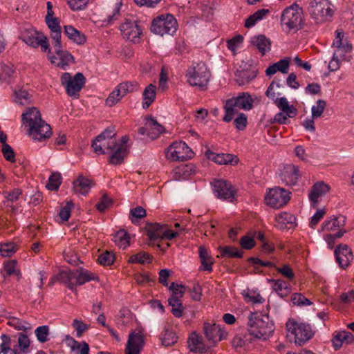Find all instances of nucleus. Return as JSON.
Instances as JSON below:
<instances>
[{
  "label": "nucleus",
  "instance_id": "bb28decb",
  "mask_svg": "<svg viewBox=\"0 0 354 354\" xmlns=\"http://www.w3.org/2000/svg\"><path fill=\"white\" fill-rule=\"evenodd\" d=\"M251 43L254 47L259 50L262 55H264L270 50L271 42L269 39L263 35L253 37Z\"/></svg>",
  "mask_w": 354,
  "mask_h": 354
},
{
  "label": "nucleus",
  "instance_id": "412c9836",
  "mask_svg": "<svg viewBox=\"0 0 354 354\" xmlns=\"http://www.w3.org/2000/svg\"><path fill=\"white\" fill-rule=\"evenodd\" d=\"M146 120V128H147V136L153 140L160 136L165 131V128L151 116H147Z\"/></svg>",
  "mask_w": 354,
  "mask_h": 354
},
{
  "label": "nucleus",
  "instance_id": "a878e982",
  "mask_svg": "<svg viewBox=\"0 0 354 354\" xmlns=\"http://www.w3.org/2000/svg\"><path fill=\"white\" fill-rule=\"evenodd\" d=\"M189 348L191 351L195 353L205 352L209 346H206L203 341V337L196 333L191 334L187 341Z\"/></svg>",
  "mask_w": 354,
  "mask_h": 354
},
{
  "label": "nucleus",
  "instance_id": "e2e57ef3",
  "mask_svg": "<svg viewBox=\"0 0 354 354\" xmlns=\"http://www.w3.org/2000/svg\"><path fill=\"white\" fill-rule=\"evenodd\" d=\"M1 152L5 159L10 162H15V153L8 144L3 145Z\"/></svg>",
  "mask_w": 354,
  "mask_h": 354
},
{
  "label": "nucleus",
  "instance_id": "5fc2aeb1",
  "mask_svg": "<svg viewBox=\"0 0 354 354\" xmlns=\"http://www.w3.org/2000/svg\"><path fill=\"white\" fill-rule=\"evenodd\" d=\"M326 106V102L325 100H318L316 102V105H314L312 107L313 118H317L321 117L325 110Z\"/></svg>",
  "mask_w": 354,
  "mask_h": 354
},
{
  "label": "nucleus",
  "instance_id": "864d4df0",
  "mask_svg": "<svg viewBox=\"0 0 354 354\" xmlns=\"http://www.w3.org/2000/svg\"><path fill=\"white\" fill-rule=\"evenodd\" d=\"M15 95H16L15 101L17 103H19L22 105L29 104L31 102L32 96L26 90L20 89L19 91H15Z\"/></svg>",
  "mask_w": 354,
  "mask_h": 354
},
{
  "label": "nucleus",
  "instance_id": "680f3d73",
  "mask_svg": "<svg viewBox=\"0 0 354 354\" xmlns=\"http://www.w3.org/2000/svg\"><path fill=\"white\" fill-rule=\"evenodd\" d=\"M113 201L108 197L106 194H104L100 201L95 205L97 209L100 212H104L112 205Z\"/></svg>",
  "mask_w": 354,
  "mask_h": 354
},
{
  "label": "nucleus",
  "instance_id": "e433bc0d",
  "mask_svg": "<svg viewBox=\"0 0 354 354\" xmlns=\"http://www.w3.org/2000/svg\"><path fill=\"white\" fill-rule=\"evenodd\" d=\"M275 104L277 107L281 111L286 113L289 118H293L297 115V109L292 105H289V103L286 97H282L277 98L275 100Z\"/></svg>",
  "mask_w": 354,
  "mask_h": 354
},
{
  "label": "nucleus",
  "instance_id": "4c0bfd02",
  "mask_svg": "<svg viewBox=\"0 0 354 354\" xmlns=\"http://www.w3.org/2000/svg\"><path fill=\"white\" fill-rule=\"evenodd\" d=\"M114 150L115 151L110 157L109 162L113 165H119L122 162L127 154V147L124 145H118Z\"/></svg>",
  "mask_w": 354,
  "mask_h": 354
},
{
  "label": "nucleus",
  "instance_id": "a19ab883",
  "mask_svg": "<svg viewBox=\"0 0 354 354\" xmlns=\"http://www.w3.org/2000/svg\"><path fill=\"white\" fill-rule=\"evenodd\" d=\"M269 283L272 284V288L281 297L286 296L290 292L288 284L281 279H270Z\"/></svg>",
  "mask_w": 354,
  "mask_h": 354
},
{
  "label": "nucleus",
  "instance_id": "6e6d98bb",
  "mask_svg": "<svg viewBox=\"0 0 354 354\" xmlns=\"http://www.w3.org/2000/svg\"><path fill=\"white\" fill-rule=\"evenodd\" d=\"M122 98V95L115 88L106 99L105 104L109 107H112L120 102Z\"/></svg>",
  "mask_w": 354,
  "mask_h": 354
},
{
  "label": "nucleus",
  "instance_id": "09e8293b",
  "mask_svg": "<svg viewBox=\"0 0 354 354\" xmlns=\"http://www.w3.org/2000/svg\"><path fill=\"white\" fill-rule=\"evenodd\" d=\"M17 250V245L12 242L0 244V255L4 257H11Z\"/></svg>",
  "mask_w": 354,
  "mask_h": 354
},
{
  "label": "nucleus",
  "instance_id": "6ab92c4d",
  "mask_svg": "<svg viewBox=\"0 0 354 354\" xmlns=\"http://www.w3.org/2000/svg\"><path fill=\"white\" fill-rule=\"evenodd\" d=\"M205 156L209 160H211L218 165H233L234 163L236 164L238 162L236 156L230 153L216 154L213 151L207 150L205 152Z\"/></svg>",
  "mask_w": 354,
  "mask_h": 354
},
{
  "label": "nucleus",
  "instance_id": "13d9d810",
  "mask_svg": "<svg viewBox=\"0 0 354 354\" xmlns=\"http://www.w3.org/2000/svg\"><path fill=\"white\" fill-rule=\"evenodd\" d=\"M280 86L281 85L279 82L276 80H273L266 92V96L269 98L274 99L277 95H280L281 93L279 91Z\"/></svg>",
  "mask_w": 354,
  "mask_h": 354
},
{
  "label": "nucleus",
  "instance_id": "f03ea898",
  "mask_svg": "<svg viewBox=\"0 0 354 354\" xmlns=\"http://www.w3.org/2000/svg\"><path fill=\"white\" fill-rule=\"evenodd\" d=\"M274 330L273 322L268 314L252 313L248 317V331L257 339L263 340L269 338Z\"/></svg>",
  "mask_w": 354,
  "mask_h": 354
},
{
  "label": "nucleus",
  "instance_id": "dca6fc26",
  "mask_svg": "<svg viewBox=\"0 0 354 354\" xmlns=\"http://www.w3.org/2000/svg\"><path fill=\"white\" fill-rule=\"evenodd\" d=\"M299 170L294 165H286L281 170L279 176L285 185L292 186L297 184L299 177Z\"/></svg>",
  "mask_w": 354,
  "mask_h": 354
},
{
  "label": "nucleus",
  "instance_id": "8fccbe9b",
  "mask_svg": "<svg viewBox=\"0 0 354 354\" xmlns=\"http://www.w3.org/2000/svg\"><path fill=\"white\" fill-rule=\"evenodd\" d=\"M161 340L163 345L172 346L177 342V336L173 331L165 329L161 335Z\"/></svg>",
  "mask_w": 354,
  "mask_h": 354
},
{
  "label": "nucleus",
  "instance_id": "f3484780",
  "mask_svg": "<svg viewBox=\"0 0 354 354\" xmlns=\"http://www.w3.org/2000/svg\"><path fill=\"white\" fill-rule=\"evenodd\" d=\"M144 346V338L142 334L132 333L129 335L125 354H140Z\"/></svg>",
  "mask_w": 354,
  "mask_h": 354
},
{
  "label": "nucleus",
  "instance_id": "c756f323",
  "mask_svg": "<svg viewBox=\"0 0 354 354\" xmlns=\"http://www.w3.org/2000/svg\"><path fill=\"white\" fill-rule=\"evenodd\" d=\"M64 33L73 42L80 45L86 42V37L72 26H64Z\"/></svg>",
  "mask_w": 354,
  "mask_h": 354
},
{
  "label": "nucleus",
  "instance_id": "6e6552de",
  "mask_svg": "<svg viewBox=\"0 0 354 354\" xmlns=\"http://www.w3.org/2000/svg\"><path fill=\"white\" fill-rule=\"evenodd\" d=\"M288 335L294 336L295 342L302 345L309 340L313 336V332L309 325L297 323L293 320H289L286 324Z\"/></svg>",
  "mask_w": 354,
  "mask_h": 354
},
{
  "label": "nucleus",
  "instance_id": "f257e3e1",
  "mask_svg": "<svg viewBox=\"0 0 354 354\" xmlns=\"http://www.w3.org/2000/svg\"><path fill=\"white\" fill-rule=\"evenodd\" d=\"M22 120L28 124L29 134L34 140L41 141L52 134L50 126L41 119L39 111L35 107L29 108L24 113Z\"/></svg>",
  "mask_w": 354,
  "mask_h": 354
},
{
  "label": "nucleus",
  "instance_id": "cd10ccee",
  "mask_svg": "<svg viewBox=\"0 0 354 354\" xmlns=\"http://www.w3.org/2000/svg\"><path fill=\"white\" fill-rule=\"evenodd\" d=\"M166 228L167 225H162L157 223L149 224L147 228V235L151 241L161 239L164 230Z\"/></svg>",
  "mask_w": 354,
  "mask_h": 354
},
{
  "label": "nucleus",
  "instance_id": "ddd939ff",
  "mask_svg": "<svg viewBox=\"0 0 354 354\" xmlns=\"http://www.w3.org/2000/svg\"><path fill=\"white\" fill-rule=\"evenodd\" d=\"M212 185L214 194L218 198L228 200L231 202L235 198L236 191L229 182L223 180H214Z\"/></svg>",
  "mask_w": 354,
  "mask_h": 354
},
{
  "label": "nucleus",
  "instance_id": "a211bd4d",
  "mask_svg": "<svg viewBox=\"0 0 354 354\" xmlns=\"http://www.w3.org/2000/svg\"><path fill=\"white\" fill-rule=\"evenodd\" d=\"M336 260L341 268L347 267L353 260L351 250L346 244H339L335 250Z\"/></svg>",
  "mask_w": 354,
  "mask_h": 354
},
{
  "label": "nucleus",
  "instance_id": "2eb2a0df",
  "mask_svg": "<svg viewBox=\"0 0 354 354\" xmlns=\"http://www.w3.org/2000/svg\"><path fill=\"white\" fill-rule=\"evenodd\" d=\"M55 55L48 56L51 64L63 70L71 64L75 63L74 57L67 50H64L62 47L54 48Z\"/></svg>",
  "mask_w": 354,
  "mask_h": 354
},
{
  "label": "nucleus",
  "instance_id": "9b49d317",
  "mask_svg": "<svg viewBox=\"0 0 354 354\" xmlns=\"http://www.w3.org/2000/svg\"><path fill=\"white\" fill-rule=\"evenodd\" d=\"M193 151L184 142H175L166 152V157L171 161H180L191 158Z\"/></svg>",
  "mask_w": 354,
  "mask_h": 354
},
{
  "label": "nucleus",
  "instance_id": "3c124183",
  "mask_svg": "<svg viewBox=\"0 0 354 354\" xmlns=\"http://www.w3.org/2000/svg\"><path fill=\"white\" fill-rule=\"evenodd\" d=\"M169 290L172 292L171 297L169 299H181L185 292V287L172 282L169 286Z\"/></svg>",
  "mask_w": 354,
  "mask_h": 354
},
{
  "label": "nucleus",
  "instance_id": "bf43d9fd",
  "mask_svg": "<svg viewBox=\"0 0 354 354\" xmlns=\"http://www.w3.org/2000/svg\"><path fill=\"white\" fill-rule=\"evenodd\" d=\"M8 324L19 330L26 331V330L30 328V327L26 326V324H28L26 322L20 320L19 319H17L14 317L9 318Z\"/></svg>",
  "mask_w": 354,
  "mask_h": 354
},
{
  "label": "nucleus",
  "instance_id": "603ef678",
  "mask_svg": "<svg viewBox=\"0 0 354 354\" xmlns=\"http://www.w3.org/2000/svg\"><path fill=\"white\" fill-rule=\"evenodd\" d=\"M61 175L59 173H53L48 179L46 187L48 190H57L61 185Z\"/></svg>",
  "mask_w": 354,
  "mask_h": 354
},
{
  "label": "nucleus",
  "instance_id": "ea45409f",
  "mask_svg": "<svg viewBox=\"0 0 354 354\" xmlns=\"http://www.w3.org/2000/svg\"><path fill=\"white\" fill-rule=\"evenodd\" d=\"M41 36L36 31L27 32L22 34L21 39L28 45L35 48L39 46V39Z\"/></svg>",
  "mask_w": 354,
  "mask_h": 354
},
{
  "label": "nucleus",
  "instance_id": "f704fd0d",
  "mask_svg": "<svg viewBox=\"0 0 354 354\" xmlns=\"http://www.w3.org/2000/svg\"><path fill=\"white\" fill-rule=\"evenodd\" d=\"M236 82L239 85H245L250 83L252 80H254L257 74L254 71L250 70H241L238 71L236 74Z\"/></svg>",
  "mask_w": 354,
  "mask_h": 354
},
{
  "label": "nucleus",
  "instance_id": "49530a36",
  "mask_svg": "<svg viewBox=\"0 0 354 354\" xmlns=\"http://www.w3.org/2000/svg\"><path fill=\"white\" fill-rule=\"evenodd\" d=\"M138 84L136 82H124L119 84L115 88L120 93L122 97H123L128 93H132L134 91L135 88L137 87Z\"/></svg>",
  "mask_w": 354,
  "mask_h": 354
},
{
  "label": "nucleus",
  "instance_id": "4be33fe9",
  "mask_svg": "<svg viewBox=\"0 0 354 354\" xmlns=\"http://www.w3.org/2000/svg\"><path fill=\"white\" fill-rule=\"evenodd\" d=\"M334 348L338 350L344 344H351L354 342V336L348 331H340L335 333L332 338Z\"/></svg>",
  "mask_w": 354,
  "mask_h": 354
},
{
  "label": "nucleus",
  "instance_id": "7c9ffc66",
  "mask_svg": "<svg viewBox=\"0 0 354 354\" xmlns=\"http://www.w3.org/2000/svg\"><path fill=\"white\" fill-rule=\"evenodd\" d=\"M239 109L250 110L252 108L253 100L248 93H241L237 97H232Z\"/></svg>",
  "mask_w": 354,
  "mask_h": 354
},
{
  "label": "nucleus",
  "instance_id": "473e14b6",
  "mask_svg": "<svg viewBox=\"0 0 354 354\" xmlns=\"http://www.w3.org/2000/svg\"><path fill=\"white\" fill-rule=\"evenodd\" d=\"M345 224V218L343 216H339L326 221L322 226V231H334Z\"/></svg>",
  "mask_w": 354,
  "mask_h": 354
},
{
  "label": "nucleus",
  "instance_id": "774afa93",
  "mask_svg": "<svg viewBox=\"0 0 354 354\" xmlns=\"http://www.w3.org/2000/svg\"><path fill=\"white\" fill-rule=\"evenodd\" d=\"M73 207V203L71 201H68L66 205L61 209L59 215L63 222L67 221L69 219L71 211Z\"/></svg>",
  "mask_w": 354,
  "mask_h": 354
},
{
  "label": "nucleus",
  "instance_id": "4d7b16f0",
  "mask_svg": "<svg viewBox=\"0 0 354 354\" xmlns=\"http://www.w3.org/2000/svg\"><path fill=\"white\" fill-rule=\"evenodd\" d=\"M243 295L247 302H251L252 304H261L265 301V299L260 295V294L255 291L248 290Z\"/></svg>",
  "mask_w": 354,
  "mask_h": 354
},
{
  "label": "nucleus",
  "instance_id": "393cba45",
  "mask_svg": "<svg viewBox=\"0 0 354 354\" xmlns=\"http://www.w3.org/2000/svg\"><path fill=\"white\" fill-rule=\"evenodd\" d=\"M93 181L83 176H80L73 182V189L76 194L86 195L93 186Z\"/></svg>",
  "mask_w": 354,
  "mask_h": 354
},
{
  "label": "nucleus",
  "instance_id": "7ed1b4c3",
  "mask_svg": "<svg viewBox=\"0 0 354 354\" xmlns=\"http://www.w3.org/2000/svg\"><path fill=\"white\" fill-rule=\"evenodd\" d=\"M210 72L204 63H198L187 69L186 77L187 82L192 86L206 90L210 78Z\"/></svg>",
  "mask_w": 354,
  "mask_h": 354
},
{
  "label": "nucleus",
  "instance_id": "37998d69",
  "mask_svg": "<svg viewBox=\"0 0 354 354\" xmlns=\"http://www.w3.org/2000/svg\"><path fill=\"white\" fill-rule=\"evenodd\" d=\"M130 236L124 230H118L114 235V241L123 249H125L129 245Z\"/></svg>",
  "mask_w": 354,
  "mask_h": 354
},
{
  "label": "nucleus",
  "instance_id": "39448f33",
  "mask_svg": "<svg viewBox=\"0 0 354 354\" xmlns=\"http://www.w3.org/2000/svg\"><path fill=\"white\" fill-rule=\"evenodd\" d=\"M115 133L111 129H106L92 141L91 147L95 153L104 154L113 151L118 146Z\"/></svg>",
  "mask_w": 354,
  "mask_h": 354
},
{
  "label": "nucleus",
  "instance_id": "b1692460",
  "mask_svg": "<svg viewBox=\"0 0 354 354\" xmlns=\"http://www.w3.org/2000/svg\"><path fill=\"white\" fill-rule=\"evenodd\" d=\"M329 190L330 186L324 183L323 181H319L315 183L311 187L310 192L309 194V198L313 203V205L315 206L318 202L319 197L326 194L329 192Z\"/></svg>",
  "mask_w": 354,
  "mask_h": 354
},
{
  "label": "nucleus",
  "instance_id": "58836bf2",
  "mask_svg": "<svg viewBox=\"0 0 354 354\" xmlns=\"http://www.w3.org/2000/svg\"><path fill=\"white\" fill-rule=\"evenodd\" d=\"M57 278L58 281L67 284L70 289H73L75 286V270H62L57 274Z\"/></svg>",
  "mask_w": 354,
  "mask_h": 354
},
{
  "label": "nucleus",
  "instance_id": "2f4dec72",
  "mask_svg": "<svg viewBox=\"0 0 354 354\" xmlns=\"http://www.w3.org/2000/svg\"><path fill=\"white\" fill-rule=\"evenodd\" d=\"M95 279H97V277L95 274L88 270H75V286H81L87 281Z\"/></svg>",
  "mask_w": 354,
  "mask_h": 354
},
{
  "label": "nucleus",
  "instance_id": "69168bd1",
  "mask_svg": "<svg viewBox=\"0 0 354 354\" xmlns=\"http://www.w3.org/2000/svg\"><path fill=\"white\" fill-rule=\"evenodd\" d=\"M13 66L11 64H0V78L6 80L13 74Z\"/></svg>",
  "mask_w": 354,
  "mask_h": 354
},
{
  "label": "nucleus",
  "instance_id": "de8ad7c7",
  "mask_svg": "<svg viewBox=\"0 0 354 354\" xmlns=\"http://www.w3.org/2000/svg\"><path fill=\"white\" fill-rule=\"evenodd\" d=\"M169 305L171 306V313L176 317H180L183 315L184 308L180 299H169Z\"/></svg>",
  "mask_w": 354,
  "mask_h": 354
},
{
  "label": "nucleus",
  "instance_id": "c9c22d12",
  "mask_svg": "<svg viewBox=\"0 0 354 354\" xmlns=\"http://www.w3.org/2000/svg\"><path fill=\"white\" fill-rule=\"evenodd\" d=\"M142 95L144 98L142 107L144 109L148 108L156 99V86L153 84H149L145 88Z\"/></svg>",
  "mask_w": 354,
  "mask_h": 354
},
{
  "label": "nucleus",
  "instance_id": "338daca9",
  "mask_svg": "<svg viewBox=\"0 0 354 354\" xmlns=\"http://www.w3.org/2000/svg\"><path fill=\"white\" fill-rule=\"evenodd\" d=\"M48 331L47 326H39L35 330L36 336L40 342L44 343L48 341Z\"/></svg>",
  "mask_w": 354,
  "mask_h": 354
},
{
  "label": "nucleus",
  "instance_id": "79ce46f5",
  "mask_svg": "<svg viewBox=\"0 0 354 354\" xmlns=\"http://www.w3.org/2000/svg\"><path fill=\"white\" fill-rule=\"evenodd\" d=\"M199 256L201 259V262L202 266H203L204 270L212 271V266L214 263L213 259L210 255H209L206 249L201 246L199 248Z\"/></svg>",
  "mask_w": 354,
  "mask_h": 354
},
{
  "label": "nucleus",
  "instance_id": "aec40b11",
  "mask_svg": "<svg viewBox=\"0 0 354 354\" xmlns=\"http://www.w3.org/2000/svg\"><path fill=\"white\" fill-rule=\"evenodd\" d=\"M196 173V167L192 163L181 165L173 170V178L175 180H183Z\"/></svg>",
  "mask_w": 354,
  "mask_h": 354
},
{
  "label": "nucleus",
  "instance_id": "1a4fd4ad",
  "mask_svg": "<svg viewBox=\"0 0 354 354\" xmlns=\"http://www.w3.org/2000/svg\"><path fill=\"white\" fill-rule=\"evenodd\" d=\"M291 192L283 188L276 187L269 189L265 197L267 205L274 208H281L290 200Z\"/></svg>",
  "mask_w": 354,
  "mask_h": 354
},
{
  "label": "nucleus",
  "instance_id": "9d476101",
  "mask_svg": "<svg viewBox=\"0 0 354 354\" xmlns=\"http://www.w3.org/2000/svg\"><path fill=\"white\" fill-rule=\"evenodd\" d=\"M310 15L317 22L324 21L330 17L333 11L328 0H311L309 7Z\"/></svg>",
  "mask_w": 354,
  "mask_h": 354
},
{
  "label": "nucleus",
  "instance_id": "052dcab7",
  "mask_svg": "<svg viewBox=\"0 0 354 354\" xmlns=\"http://www.w3.org/2000/svg\"><path fill=\"white\" fill-rule=\"evenodd\" d=\"M3 194L8 202L14 203L17 201L22 195V190L21 189L16 188L10 192H3Z\"/></svg>",
  "mask_w": 354,
  "mask_h": 354
},
{
  "label": "nucleus",
  "instance_id": "c03bdc74",
  "mask_svg": "<svg viewBox=\"0 0 354 354\" xmlns=\"http://www.w3.org/2000/svg\"><path fill=\"white\" fill-rule=\"evenodd\" d=\"M268 12L269 10L268 9L258 10L245 20V27L250 28L253 26L257 23V21L262 19Z\"/></svg>",
  "mask_w": 354,
  "mask_h": 354
},
{
  "label": "nucleus",
  "instance_id": "423d86ee",
  "mask_svg": "<svg viewBox=\"0 0 354 354\" xmlns=\"http://www.w3.org/2000/svg\"><path fill=\"white\" fill-rule=\"evenodd\" d=\"M177 21L173 15H162L154 19L151 26V30L156 35H173L176 31Z\"/></svg>",
  "mask_w": 354,
  "mask_h": 354
},
{
  "label": "nucleus",
  "instance_id": "20e7f679",
  "mask_svg": "<svg viewBox=\"0 0 354 354\" xmlns=\"http://www.w3.org/2000/svg\"><path fill=\"white\" fill-rule=\"evenodd\" d=\"M281 22L288 30L301 29L303 24L302 9L296 3L286 8L281 14Z\"/></svg>",
  "mask_w": 354,
  "mask_h": 354
},
{
  "label": "nucleus",
  "instance_id": "4468645a",
  "mask_svg": "<svg viewBox=\"0 0 354 354\" xmlns=\"http://www.w3.org/2000/svg\"><path fill=\"white\" fill-rule=\"evenodd\" d=\"M123 38L126 40L136 43L140 41L142 28L136 21L126 19L120 27Z\"/></svg>",
  "mask_w": 354,
  "mask_h": 354
},
{
  "label": "nucleus",
  "instance_id": "5701e85b",
  "mask_svg": "<svg viewBox=\"0 0 354 354\" xmlns=\"http://www.w3.org/2000/svg\"><path fill=\"white\" fill-rule=\"evenodd\" d=\"M278 226L281 229H294L297 226L295 216L288 212H281L275 217Z\"/></svg>",
  "mask_w": 354,
  "mask_h": 354
},
{
  "label": "nucleus",
  "instance_id": "f8f14e48",
  "mask_svg": "<svg viewBox=\"0 0 354 354\" xmlns=\"http://www.w3.org/2000/svg\"><path fill=\"white\" fill-rule=\"evenodd\" d=\"M203 328L209 346H214L218 342L227 338V333L219 324L205 322Z\"/></svg>",
  "mask_w": 354,
  "mask_h": 354
},
{
  "label": "nucleus",
  "instance_id": "0e129e2a",
  "mask_svg": "<svg viewBox=\"0 0 354 354\" xmlns=\"http://www.w3.org/2000/svg\"><path fill=\"white\" fill-rule=\"evenodd\" d=\"M97 261L103 266L111 265L114 261V255L106 251L99 256Z\"/></svg>",
  "mask_w": 354,
  "mask_h": 354
},
{
  "label": "nucleus",
  "instance_id": "c85d7f7f",
  "mask_svg": "<svg viewBox=\"0 0 354 354\" xmlns=\"http://www.w3.org/2000/svg\"><path fill=\"white\" fill-rule=\"evenodd\" d=\"M290 61L286 58L280 60L278 62L273 64L270 66L266 71V74L268 76H271L275 74L277 71H280L282 73L287 74L288 73Z\"/></svg>",
  "mask_w": 354,
  "mask_h": 354
},
{
  "label": "nucleus",
  "instance_id": "a18cd8bd",
  "mask_svg": "<svg viewBox=\"0 0 354 354\" xmlns=\"http://www.w3.org/2000/svg\"><path fill=\"white\" fill-rule=\"evenodd\" d=\"M218 250L220 251L221 257H234V258H241L243 257V252L241 251L238 250L236 248L231 246H223L219 247Z\"/></svg>",
  "mask_w": 354,
  "mask_h": 354
},
{
  "label": "nucleus",
  "instance_id": "72a5a7b5",
  "mask_svg": "<svg viewBox=\"0 0 354 354\" xmlns=\"http://www.w3.org/2000/svg\"><path fill=\"white\" fill-rule=\"evenodd\" d=\"M223 108L225 111L223 120L226 122L232 121L234 115L240 110L237 106V104L232 98L225 100Z\"/></svg>",
  "mask_w": 354,
  "mask_h": 354
},
{
  "label": "nucleus",
  "instance_id": "0eeeda50",
  "mask_svg": "<svg viewBox=\"0 0 354 354\" xmlns=\"http://www.w3.org/2000/svg\"><path fill=\"white\" fill-rule=\"evenodd\" d=\"M61 83L65 86L67 94L73 98L79 97V92L83 88L86 79L82 73H77L72 77L69 73L61 76Z\"/></svg>",
  "mask_w": 354,
  "mask_h": 354
}]
</instances>
